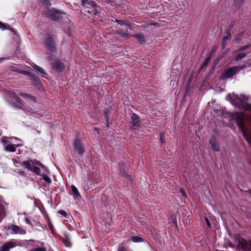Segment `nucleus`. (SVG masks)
<instances>
[{
	"label": "nucleus",
	"mask_w": 251,
	"mask_h": 251,
	"mask_svg": "<svg viewBox=\"0 0 251 251\" xmlns=\"http://www.w3.org/2000/svg\"><path fill=\"white\" fill-rule=\"evenodd\" d=\"M11 71H18L19 73L23 74L24 75H30V73L27 71H24V70H17L13 68V67L12 68Z\"/></svg>",
	"instance_id": "23"
},
{
	"label": "nucleus",
	"mask_w": 251,
	"mask_h": 251,
	"mask_svg": "<svg viewBox=\"0 0 251 251\" xmlns=\"http://www.w3.org/2000/svg\"><path fill=\"white\" fill-rule=\"evenodd\" d=\"M127 29L126 31H121L119 34L121 35V36L123 37H129V35L127 33Z\"/></svg>",
	"instance_id": "28"
},
{
	"label": "nucleus",
	"mask_w": 251,
	"mask_h": 251,
	"mask_svg": "<svg viewBox=\"0 0 251 251\" xmlns=\"http://www.w3.org/2000/svg\"><path fill=\"white\" fill-rule=\"evenodd\" d=\"M216 51V49H213L209 53L208 56L206 57V60L203 63H208L211 59L212 54H214Z\"/></svg>",
	"instance_id": "22"
},
{
	"label": "nucleus",
	"mask_w": 251,
	"mask_h": 251,
	"mask_svg": "<svg viewBox=\"0 0 251 251\" xmlns=\"http://www.w3.org/2000/svg\"><path fill=\"white\" fill-rule=\"evenodd\" d=\"M209 143L212 147V148L214 150L217 151H219V147L217 145L216 139L214 137H212L209 140Z\"/></svg>",
	"instance_id": "15"
},
{
	"label": "nucleus",
	"mask_w": 251,
	"mask_h": 251,
	"mask_svg": "<svg viewBox=\"0 0 251 251\" xmlns=\"http://www.w3.org/2000/svg\"><path fill=\"white\" fill-rule=\"evenodd\" d=\"M45 45L51 52L56 50L55 44L52 37L48 36L45 39Z\"/></svg>",
	"instance_id": "5"
},
{
	"label": "nucleus",
	"mask_w": 251,
	"mask_h": 251,
	"mask_svg": "<svg viewBox=\"0 0 251 251\" xmlns=\"http://www.w3.org/2000/svg\"><path fill=\"white\" fill-rule=\"evenodd\" d=\"M118 251H125V248L124 247L119 248Z\"/></svg>",
	"instance_id": "42"
},
{
	"label": "nucleus",
	"mask_w": 251,
	"mask_h": 251,
	"mask_svg": "<svg viewBox=\"0 0 251 251\" xmlns=\"http://www.w3.org/2000/svg\"><path fill=\"white\" fill-rule=\"evenodd\" d=\"M250 48H251V45L244 46L243 47H242L241 48H240V49H239V50H246V49Z\"/></svg>",
	"instance_id": "32"
},
{
	"label": "nucleus",
	"mask_w": 251,
	"mask_h": 251,
	"mask_svg": "<svg viewBox=\"0 0 251 251\" xmlns=\"http://www.w3.org/2000/svg\"><path fill=\"white\" fill-rule=\"evenodd\" d=\"M245 67V65L235 66L227 69L225 71V73L220 76L221 78L225 79L227 78L232 76L236 73L239 71L244 69Z\"/></svg>",
	"instance_id": "3"
},
{
	"label": "nucleus",
	"mask_w": 251,
	"mask_h": 251,
	"mask_svg": "<svg viewBox=\"0 0 251 251\" xmlns=\"http://www.w3.org/2000/svg\"><path fill=\"white\" fill-rule=\"evenodd\" d=\"M82 5L83 6L82 10L86 14V13L92 15H97L98 13L96 3L92 0H82Z\"/></svg>",
	"instance_id": "1"
},
{
	"label": "nucleus",
	"mask_w": 251,
	"mask_h": 251,
	"mask_svg": "<svg viewBox=\"0 0 251 251\" xmlns=\"http://www.w3.org/2000/svg\"><path fill=\"white\" fill-rule=\"evenodd\" d=\"M34 69L38 74L41 75H46L45 71L40 67L35 65L34 66Z\"/></svg>",
	"instance_id": "17"
},
{
	"label": "nucleus",
	"mask_w": 251,
	"mask_h": 251,
	"mask_svg": "<svg viewBox=\"0 0 251 251\" xmlns=\"http://www.w3.org/2000/svg\"><path fill=\"white\" fill-rule=\"evenodd\" d=\"M131 240L132 241L134 242H139L142 241V239L141 237H137V236H133L131 237Z\"/></svg>",
	"instance_id": "27"
},
{
	"label": "nucleus",
	"mask_w": 251,
	"mask_h": 251,
	"mask_svg": "<svg viewBox=\"0 0 251 251\" xmlns=\"http://www.w3.org/2000/svg\"><path fill=\"white\" fill-rule=\"evenodd\" d=\"M71 188L72 195H73L74 199L75 200H79L81 196L77 189L73 185H71Z\"/></svg>",
	"instance_id": "13"
},
{
	"label": "nucleus",
	"mask_w": 251,
	"mask_h": 251,
	"mask_svg": "<svg viewBox=\"0 0 251 251\" xmlns=\"http://www.w3.org/2000/svg\"><path fill=\"white\" fill-rule=\"evenodd\" d=\"M238 248L245 250V251H251V241L248 243L244 239L239 240Z\"/></svg>",
	"instance_id": "7"
},
{
	"label": "nucleus",
	"mask_w": 251,
	"mask_h": 251,
	"mask_svg": "<svg viewBox=\"0 0 251 251\" xmlns=\"http://www.w3.org/2000/svg\"><path fill=\"white\" fill-rule=\"evenodd\" d=\"M10 57H2V58H0V61H7V60H10Z\"/></svg>",
	"instance_id": "34"
},
{
	"label": "nucleus",
	"mask_w": 251,
	"mask_h": 251,
	"mask_svg": "<svg viewBox=\"0 0 251 251\" xmlns=\"http://www.w3.org/2000/svg\"><path fill=\"white\" fill-rule=\"evenodd\" d=\"M180 191L181 192L182 194L183 195L184 197H186V193L185 192L184 190L182 189V188H180Z\"/></svg>",
	"instance_id": "40"
},
{
	"label": "nucleus",
	"mask_w": 251,
	"mask_h": 251,
	"mask_svg": "<svg viewBox=\"0 0 251 251\" xmlns=\"http://www.w3.org/2000/svg\"><path fill=\"white\" fill-rule=\"evenodd\" d=\"M32 170L33 171V172L36 174L37 175H40V169L36 167V166H34V165L33 166V167H32Z\"/></svg>",
	"instance_id": "30"
},
{
	"label": "nucleus",
	"mask_w": 251,
	"mask_h": 251,
	"mask_svg": "<svg viewBox=\"0 0 251 251\" xmlns=\"http://www.w3.org/2000/svg\"><path fill=\"white\" fill-rule=\"evenodd\" d=\"M59 213L61 215H62L64 217H66V216L67 215L66 212L64 210L59 211Z\"/></svg>",
	"instance_id": "36"
},
{
	"label": "nucleus",
	"mask_w": 251,
	"mask_h": 251,
	"mask_svg": "<svg viewBox=\"0 0 251 251\" xmlns=\"http://www.w3.org/2000/svg\"><path fill=\"white\" fill-rule=\"evenodd\" d=\"M17 246V244L12 241L5 243L0 247V251H9L10 249L13 248Z\"/></svg>",
	"instance_id": "8"
},
{
	"label": "nucleus",
	"mask_w": 251,
	"mask_h": 251,
	"mask_svg": "<svg viewBox=\"0 0 251 251\" xmlns=\"http://www.w3.org/2000/svg\"><path fill=\"white\" fill-rule=\"evenodd\" d=\"M11 229L13 231V233L14 234H24L25 233L26 231L25 230H24L22 228H21L20 227L17 226L13 225L11 226Z\"/></svg>",
	"instance_id": "12"
},
{
	"label": "nucleus",
	"mask_w": 251,
	"mask_h": 251,
	"mask_svg": "<svg viewBox=\"0 0 251 251\" xmlns=\"http://www.w3.org/2000/svg\"><path fill=\"white\" fill-rule=\"evenodd\" d=\"M164 138H165V134L163 133H161L160 134V140L162 142H164Z\"/></svg>",
	"instance_id": "37"
},
{
	"label": "nucleus",
	"mask_w": 251,
	"mask_h": 251,
	"mask_svg": "<svg viewBox=\"0 0 251 251\" xmlns=\"http://www.w3.org/2000/svg\"><path fill=\"white\" fill-rule=\"evenodd\" d=\"M22 145V144L17 143L15 145L12 144H8L4 147V149L7 151L14 152L16 151V147H20Z\"/></svg>",
	"instance_id": "10"
},
{
	"label": "nucleus",
	"mask_w": 251,
	"mask_h": 251,
	"mask_svg": "<svg viewBox=\"0 0 251 251\" xmlns=\"http://www.w3.org/2000/svg\"><path fill=\"white\" fill-rule=\"evenodd\" d=\"M243 35H244L243 33H240L238 34L236 36L234 41L237 43H240L242 41L241 38L243 37Z\"/></svg>",
	"instance_id": "24"
},
{
	"label": "nucleus",
	"mask_w": 251,
	"mask_h": 251,
	"mask_svg": "<svg viewBox=\"0 0 251 251\" xmlns=\"http://www.w3.org/2000/svg\"><path fill=\"white\" fill-rule=\"evenodd\" d=\"M116 22L117 23H118L119 25H128V23H126V21H125L124 20H116Z\"/></svg>",
	"instance_id": "31"
},
{
	"label": "nucleus",
	"mask_w": 251,
	"mask_h": 251,
	"mask_svg": "<svg viewBox=\"0 0 251 251\" xmlns=\"http://www.w3.org/2000/svg\"><path fill=\"white\" fill-rule=\"evenodd\" d=\"M0 29H1L2 30H5L7 29V28L5 26V25L3 24L2 23L0 22Z\"/></svg>",
	"instance_id": "33"
},
{
	"label": "nucleus",
	"mask_w": 251,
	"mask_h": 251,
	"mask_svg": "<svg viewBox=\"0 0 251 251\" xmlns=\"http://www.w3.org/2000/svg\"><path fill=\"white\" fill-rule=\"evenodd\" d=\"M236 96L237 99V102H241L242 106L244 107L245 109H248L249 107L247 105L246 100L249 99V96H246L245 95H240V97H238V96Z\"/></svg>",
	"instance_id": "9"
},
{
	"label": "nucleus",
	"mask_w": 251,
	"mask_h": 251,
	"mask_svg": "<svg viewBox=\"0 0 251 251\" xmlns=\"http://www.w3.org/2000/svg\"><path fill=\"white\" fill-rule=\"evenodd\" d=\"M237 121L239 128L242 131L243 134L249 144H251V139H250L247 135L243 131L244 128V123L246 120V117L242 113L236 114Z\"/></svg>",
	"instance_id": "2"
},
{
	"label": "nucleus",
	"mask_w": 251,
	"mask_h": 251,
	"mask_svg": "<svg viewBox=\"0 0 251 251\" xmlns=\"http://www.w3.org/2000/svg\"><path fill=\"white\" fill-rule=\"evenodd\" d=\"M245 0H234V4L237 7H240Z\"/></svg>",
	"instance_id": "25"
},
{
	"label": "nucleus",
	"mask_w": 251,
	"mask_h": 251,
	"mask_svg": "<svg viewBox=\"0 0 251 251\" xmlns=\"http://www.w3.org/2000/svg\"><path fill=\"white\" fill-rule=\"evenodd\" d=\"M131 123L133 125V126H138L139 125V117L138 116L135 114H132L131 117Z\"/></svg>",
	"instance_id": "16"
},
{
	"label": "nucleus",
	"mask_w": 251,
	"mask_h": 251,
	"mask_svg": "<svg viewBox=\"0 0 251 251\" xmlns=\"http://www.w3.org/2000/svg\"><path fill=\"white\" fill-rule=\"evenodd\" d=\"M12 138H14V139H15V140H18V141H19L21 142V141L19 139H18V138H16V137H13Z\"/></svg>",
	"instance_id": "43"
},
{
	"label": "nucleus",
	"mask_w": 251,
	"mask_h": 251,
	"mask_svg": "<svg viewBox=\"0 0 251 251\" xmlns=\"http://www.w3.org/2000/svg\"><path fill=\"white\" fill-rule=\"evenodd\" d=\"M1 196H0V201H1Z\"/></svg>",
	"instance_id": "46"
},
{
	"label": "nucleus",
	"mask_w": 251,
	"mask_h": 251,
	"mask_svg": "<svg viewBox=\"0 0 251 251\" xmlns=\"http://www.w3.org/2000/svg\"><path fill=\"white\" fill-rule=\"evenodd\" d=\"M43 179L47 182L49 183H50L51 182V180L50 177H49L47 175H42Z\"/></svg>",
	"instance_id": "29"
},
{
	"label": "nucleus",
	"mask_w": 251,
	"mask_h": 251,
	"mask_svg": "<svg viewBox=\"0 0 251 251\" xmlns=\"http://www.w3.org/2000/svg\"><path fill=\"white\" fill-rule=\"evenodd\" d=\"M74 147L75 151L79 154H82L84 152V149L82 146L80 142L78 140H76L74 143Z\"/></svg>",
	"instance_id": "11"
},
{
	"label": "nucleus",
	"mask_w": 251,
	"mask_h": 251,
	"mask_svg": "<svg viewBox=\"0 0 251 251\" xmlns=\"http://www.w3.org/2000/svg\"><path fill=\"white\" fill-rule=\"evenodd\" d=\"M205 221H206V224L207 225V226H210V222H209V220H208V219L207 218H205Z\"/></svg>",
	"instance_id": "41"
},
{
	"label": "nucleus",
	"mask_w": 251,
	"mask_h": 251,
	"mask_svg": "<svg viewBox=\"0 0 251 251\" xmlns=\"http://www.w3.org/2000/svg\"><path fill=\"white\" fill-rule=\"evenodd\" d=\"M20 95L24 98L28 99L29 100L33 101L34 102H35V98L28 94L21 93Z\"/></svg>",
	"instance_id": "18"
},
{
	"label": "nucleus",
	"mask_w": 251,
	"mask_h": 251,
	"mask_svg": "<svg viewBox=\"0 0 251 251\" xmlns=\"http://www.w3.org/2000/svg\"><path fill=\"white\" fill-rule=\"evenodd\" d=\"M33 251H46L44 248H37L35 249Z\"/></svg>",
	"instance_id": "35"
},
{
	"label": "nucleus",
	"mask_w": 251,
	"mask_h": 251,
	"mask_svg": "<svg viewBox=\"0 0 251 251\" xmlns=\"http://www.w3.org/2000/svg\"><path fill=\"white\" fill-rule=\"evenodd\" d=\"M246 55V53L241 52L239 53L235 58L236 61H239Z\"/></svg>",
	"instance_id": "21"
},
{
	"label": "nucleus",
	"mask_w": 251,
	"mask_h": 251,
	"mask_svg": "<svg viewBox=\"0 0 251 251\" xmlns=\"http://www.w3.org/2000/svg\"><path fill=\"white\" fill-rule=\"evenodd\" d=\"M21 165L24 167V168L27 169L28 170H32L33 166L34 164L38 165L41 167H42L43 169H44L45 170H46V168L45 166H44L42 163H41L39 162L34 163V161L31 160V161H25L22 162L21 163Z\"/></svg>",
	"instance_id": "6"
},
{
	"label": "nucleus",
	"mask_w": 251,
	"mask_h": 251,
	"mask_svg": "<svg viewBox=\"0 0 251 251\" xmlns=\"http://www.w3.org/2000/svg\"><path fill=\"white\" fill-rule=\"evenodd\" d=\"M2 142L4 143H7L6 141H5L4 139L2 140Z\"/></svg>",
	"instance_id": "44"
},
{
	"label": "nucleus",
	"mask_w": 251,
	"mask_h": 251,
	"mask_svg": "<svg viewBox=\"0 0 251 251\" xmlns=\"http://www.w3.org/2000/svg\"><path fill=\"white\" fill-rule=\"evenodd\" d=\"M95 130H97H97H98V128H96V127H95Z\"/></svg>",
	"instance_id": "45"
},
{
	"label": "nucleus",
	"mask_w": 251,
	"mask_h": 251,
	"mask_svg": "<svg viewBox=\"0 0 251 251\" xmlns=\"http://www.w3.org/2000/svg\"><path fill=\"white\" fill-rule=\"evenodd\" d=\"M123 176H125L126 178H127V182H128V181H130V180L128 179L129 178V176L126 173H123Z\"/></svg>",
	"instance_id": "39"
},
{
	"label": "nucleus",
	"mask_w": 251,
	"mask_h": 251,
	"mask_svg": "<svg viewBox=\"0 0 251 251\" xmlns=\"http://www.w3.org/2000/svg\"><path fill=\"white\" fill-rule=\"evenodd\" d=\"M13 97L14 99L16 100L17 102H20L21 101L20 99H19L17 96H16L15 94H13Z\"/></svg>",
	"instance_id": "38"
},
{
	"label": "nucleus",
	"mask_w": 251,
	"mask_h": 251,
	"mask_svg": "<svg viewBox=\"0 0 251 251\" xmlns=\"http://www.w3.org/2000/svg\"><path fill=\"white\" fill-rule=\"evenodd\" d=\"M230 37V35L229 34H227V35L223 37V41L222 43V49H225L226 45V41L228 40Z\"/></svg>",
	"instance_id": "20"
},
{
	"label": "nucleus",
	"mask_w": 251,
	"mask_h": 251,
	"mask_svg": "<svg viewBox=\"0 0 251 251\" xmlns=\"http://www.w3.org/2000/svg\"><path fill=\"white\" fill-rule=\"evenodd\" d=\"M40 2L46 7H49L51 5L50 0H40Z\"/></svg>",
	"instance_id": "26"
},
{
	"label": "nucleus",
	"mask_w": 251,
	"mask_h": 251,
	"mask_svg": "<svg viewBox=\"0 0 251 251\" xmlns=\"http://www.w3.org/2000/svg\"><path fill=\"white\" fill-rule=\"evenodd\" d=\"M133 37L137 39L141 45L145 44L146 40L143 33H135L133 35Z\"/></svg>",
	"instance_id": "14"
},
{
	"label": "nucleus",
	"mask_w": 251,
	"mask_h": 251,
	"mask_svg": "<svg viewBox=\"0 0 251 251\" xmlns=\"http://www.w3.org/2000/svg\"><path fill=\"white\" fill-rule=\"evenodd\" d=\"M62 14L64 13L54 9L48 10L46 12L47 16L55 21L59 20Z\"/></svg>",
	"instance_id": "4"
},
{
	"label": "nucleus",
	"mask_w": 251,
	"mask_h": 251,
	"mask_svg": "<svg viewBox=\"0 0 251 251\" xmlns=\"http://www.w3.org/2000/svg\"><path fill=\"white\" fill-rule=\"evenodd\" d=\"M52 68L58 72L61 71L63 68V64H53Z\"/></svg>",
	"instance_id": "19"
}]
</instances>
